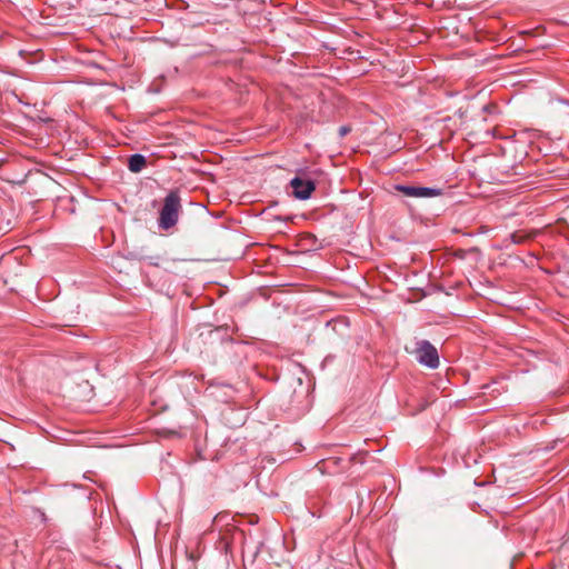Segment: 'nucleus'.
<instances>
[{"instance_id":"3","label":"nucleus","mask_w":569,"mask_h":569,"mask_svg":"<svg viewBox=\"0 0 569 569\" xmlns=\"http://www.w3.org/2000/svg\"><path fill=\"white\" fill-rule=\"evenodd\" d=\"M396 190L412 198H435L442 194L440 188L397 184Z\"/></svg>"},{"instance_id":"2","label":"nucleus","mask_w":569,"mask_h":569,"mask_svg":"<svg viewBox=\"0 0 569 569\" xmlns=\"http://www.w3.org/2000/svg\"><path fill=\"white\" fill-rule=\"evenodd\" d=\"M416 359L417 361L429 368L437 369L439 367V355L437 348L428 340H418L416 342Z\"/></svg>"},{"instance_id":"5","label":"nucleus","mask_w":569,"mask_h":569,"mask_svg":"<svg viewBox=\"0 0 569 569\" xmlns=\"http://www.w3.org/2000/svg\"><path fill=\"white\" fill-rule=\"evenodd\" d=\"M147 160L146 157L141 153H134L129 157L128 168L131 172H140L146 166Z\"/></svg>"},{"instance_id":"4","label":"nucleus","mask_w":569,"mask_h":569,"mask_svg":"<svg viewBox=\"0 0 569 569\" xmlns=\"http://www.w3.org/2000/svg\"><path fill=\"white\" fill-rule=\"evenodd\" d=\"M292 194L300 200H307L316 189L315 181L296 176L290 180Z\"/></svg>"},{"instance_id":"1","label":"nucleus","mask_w":569,"mask_h":569,"mask_svg":"<svg viewBox=\"0 0 569 569\" xmlns=\"http://www.w3.org/2000/svg\"><path fill=\"white\" fill-rule=\"evenodd\" d=\"M181 210V198L178 190H171L164 198L163 206L159 212L158 226L163 230L172 228L179 218Z\"/></svg>"},{"instance_id":"6","label":"nucleus","mask_w":569,"mask_h":569,"mask_svg":"<svg viewBox=\"0 0 569 569\" xmlns=\"http://www.w3.org/2000/svg\"><path fill=\"white\" fill-rule=\"evenodd\" d=\"M350 131V128L342 126L339 129L340 136H346Z\"/></svg>"}]
</instances>
